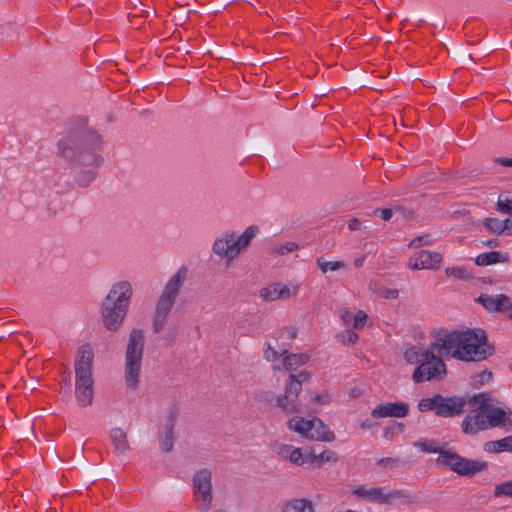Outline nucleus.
<instances>
[{"instance_id":"f257e3e1","label":"nucleus","mask_w":512,"mask_h":512,"mask_svg":"<svg viewBox=\"0 0 512 512\" xmlns=\"http://www.w3.org/2000/svg\"><path fill=\"white\" fill-rule=\"evenodd\" d=\"M440 355H451L461 361H482L492 354L482 329L439 331L433 341Z\"/></svg>"},{"instance_id":"f03ea898","label":"nucleus","mask_w":512,"mask_h":512,"mask_svg":"<svg viewBox=\"0 0 512 512\" xmlns=\"http://www.w3.org/2000/svg\"><path fill=\"white\" fill-rule=\"evenodd\" d=\"M473 410L462 422L465 434L475 435L491 427L505 426L510 422L503 408L495 405V400L488 394L481 393L468 398Z\"/></svg>"},{"instance_id":"7ed1b4c3","label":"nucleus","mask_w":512,"mask_h":512,"mask_svg":"<svg viewBox=\"0 0 512 512\" xmlns=\"http://www.w3.org/2000/svg\"><path fill=\"white\" fill-rule=\"evenodd\" d=\"M100 142L94 133H70L58 144L60 155L67 160L77 161L83 166H99L100 157L94 152V147Z\"/></svg>"},{"instance_id":"20e7f679","label":"nucleus","mask_w":512,"mask_h":512,"mask_svg":"<svg viewBox=\"0 0 512 512\" xmlns=\"http://www.w3.org/2000/svg\"><path fill=\"white\" fill-rule=\"evenodd\" d=\"M93 351L90 345L79 347L75 360V393L79 404L87 407L93 399Z\"/></svg>"},{"instance_id":"39448f33","label":"nucleus","mask_w":512,"mask_h":512,"mask_svg":"<svg viewBox=\"0 0 512 512\" xmlns=\"http://www.w3.org/2000/svg\"><path fill=\"white\" fill-rule=\"evenodd\" d=\"M186 277L187 269L181 267L166 283L155 306L152 325L155 333H159L164 329L168 316L176 302Z\"/></svg>"},{"instance_id":"423d86ee","label":"nucleus","mask_w":512,"mask_h":512,"mask_svg":"<svg viewBox=\"0 0 512 512\" xmlns=\"http://www.w3.org/2000/svg\"><path fill=\"white\" fill-rule=\"evenodd\" d=\"M145 336L142 329L134 328L129 334L125 351L124 379L127 387L137 389L140 383Z\"/></svg>"},{"instance_id":"0eeeda50","label":"nucleus","mask_w":512,"mask_h":512,"mask_svg":"<svg viewBox=\"0 0 512 512\" xmlns=\"http://www.w3.org/2000/svg\"><path fill=\"white\" fill-rule=\"evenodd\" d=\"M289 430L300 436L318 442H333L336 439L335 433L320 419L314 417L307 420L295 416L287 422Z\"/></svg>"},{"instance_id":"6e6552de","label":"nucleus","mask_w":512,"mask_h":512,"mask_svg":"<svg viewBox=\"0 0 512 512\" xmlns=\"http://www.w3.org/2000/svg\"><path fill=\"white\" fill-rule=\"evenodd\" d=\"M443 356L437 352V348L433 347L432 342L412 375L413 381L415 383H422L443 379L446 376V366L442 360Z\"/></svg>"},{"instance_id":"1a4fd4ad","label":"nucleus","mask_w":512,"mask_h":512,"mask_svg":"<svg viewBox=\"0 0 512 512\" xmlns=\"http://www.w3.org/2000/svg\"><path fill=\"white\" fill-rule=\"evenodd\" d=\"M311 373L302 370L298 373L289 375L288 384L285 387L283 395H279L276 399L277 406L286 414L301 413L302 408L298 402V395L302 389V384L309 381Z\"/></svg>"},{"instance_id":"9d476101","label":"nucleus","mask_w":512,"mask_h":512,"mask_svg":"<svg viewBox=\"0 0 512 512\" xmlns=\"http://www.w3.org/2000/svg\"><path fill=\"white\" fill-rule=\"evenodd\" d=\"M256 232L257 228L250 226L237 237H235L234 234L226 233L216 239L213 245V251L222 258H226L229 261L233 260L249 245L251 239L256 235Z\"/></svg>"},{"instance_id":"9b49d317","label":"nucleus","mask_w":512,"mask_h":512,"mask_svg":"<svg viewBox=\"0 0 512 512\" xmlns=\"http://www.w3.org/2000/svg\"><path fill=\"white\" fill-rule=\"evenodd\" d=\"M466 403H468V399L462 397L446 398L437 394L430 398L421 399L418 403V409L421 412L434 411L437 416L447 418L460 415Z\"/></svg>"},{"instance_id":"f8f14e48","label":"nucleus","mask_w":512,"mask_h":512,"mask_svg":"<svg viewBox=\"0 0 512 512\" xmlns=\"http://www.w3.org/2000/svg\"><path fill=\"white\" fill-rule=\"evenodd\" d=\"M437 464L448 466L461 476H473L487 468L485 462L468 460L451 451H441L437 458Z\"/></svg>"},{"instance_id":"ddd939ff","label":"nucleus","mask_w":512,"mask_h":512,"mask_svg":"<svg viewBox=\"0 0 512 512\" xmlns=\"http://www.w3.org/2000/svg\"><path fill=\"white\" fill-rule=\"evenodd\" d=\"M194 500L199 501V510L208 512L213 504L212 471L200 469L195 472L192 479Z\"/></svg>"},{"instance_id":"4468645a","label":"nucleus","mask_w":512,"mask_h":512,"mask_svg":"<svg viewBox=\"0 0 512 512\" xmlns=\"http://www.w3.org/2000/svg\"><path fill=\"white\" fill-rule=\"evenodd\" d=\"M371 502L380 505H409L416 503V498L402 489L373 487Z\"/></svg>"},{"instance_id":"2eb2a0df","label":"nucleus","mask_w":512,"mask_h":512,"mask_svg":"<svg viewBox=\"0 0 512 512\" xmlns=\"http://www.w3.org/2000/svg\"><path fill=\"white\" fill-rule=\"evenodd\" d=\"M128 309L115 306L110 301L103 300L101 305V317L104 327L112 332L118 331L122 326Z\"/></svg>"},{"instance_id":"dca6fc26","label":"nucleus","mask_w":512,"mask_h":512,"mask_svg":"<svg viewBox=\"0 0 512 512\" xmlns=\"http://www.w3.org/2000/svg\"><path fill=\"white\" fill-rule=\"evenodd\" d=\"M297 292V285L288 286L278 282L262 288L259 292V296L267 302H273L277 300L290 299L291 297L295 296Z\"/></svg>"},{"instance_id":"f3484780","label":"nucleus","mask_w":512,"mask_h":512,"mask_svg":"<svg viewBox=\"0 0 512 512\" xmlns=\"http://www.w3.org/2000/svg\"><path fill=\"white\" fill-rule=\"evenodd\" d=\"M133 296V288L130 282L120 281L112 285L105 301H110L121 308L128 309Z\"/></svg>"},{"instance_id":"a211bd4d","label":"nucleus","mask_w":512,"mask_h":512,"mask_svg":"<svg viewBox=\"0 0 512 512\" xmlns=\"http://www.w3.org/2000/svg\"><path fill=\"white\" fill-rule=\"evenodd\" d=\"M443 257L438 252L422 250L414 258H410L409 268L411 270H432L439 268Z\"/></svg>"},{"instance_id":"6ab92c4d","label":"nucleus","mask_w":512,"mask_h":512,"mask_svg":"<svg viewBox=\"0 0 512 512\" xmlns=\"http://www.w3.org/2000/svg\"><path fill=\"white\" fill-rule=\"evenodd\" d=\"M177 412L176 410L170 411L166 421L161 426L159 431V441L163 452H170L174 445V427L176 423Z\"/></svg>"},{"instance_id":"aec40b11","label":"nucleus","mask_w":512,"mask_h":512,"mask_svg":"<svg viewBox=\"0 0 512 512\" xmlns=\"http://www.w3.org/2000/svg\"><path fill=\"white\" fill-rule=\"evenodd\" d=\"M409 412V406L404 402H396V403H385L376 406L371 415L374 418H384V417H397L402 418L405 417Z\"/></svg>"},{"instance_id":"412c9836","label":"nucleus","mask_w":512,"mask_h":512,"mask_svg":"<svg viewBox=\"0 0 512 512\" xmlns=\"http://www.w3.org/2000/svg\"><path fill=\"white\" fill-rule=\"evenodd\" d=\"M478 301L489 311L494 312H503L511 309L512 304L506 295L500 294L496 296H491L487 294H482Z\"/></svg>"},{"instance_id":"4be33fe9","label":"nucleus","mask_w":512,"mask_h":512,"mask_svg":"<svg viewBox=\"0 0 512 512\" xmlns=\"http://www.w3.org/2000/svg\"><path fill=\"white\" fill-rule=\"evenodd\" d=\"M278 454L285 460L290 461L294 465L301 466L305 463V455L301 448L293 447L292 445H281Z\"/></svg>"},{"instance_id":"5701e85b","label":"nucleus","mask_w":512,"mask_h":512,"mask_svg":"<svg viewBox=\"0 0 512 512\" xmlns=\"http://www.w3.org/2000/svg\"><path fill=\"white\" fill-rule=\"evenodd\" d=\"M110 438L118 454L124 455L130 449L128 436L123 429L119 427L113 428L110 431Z\"/></svg>"},{"instance_id":"b1692460","label":"nucleus","mask_w":512,"mask_h":512,"mask_svg":"<svg viewBox=\"0 0 512 512\" xmlns=\"http://www.w3.org/2000/svg\"><path fill=\"white\" fill-rule=\"evenodd\" d=\"M508 261V256L502 254L499 251H491L487 253L479 254L476 259L475 263L478 266H488L493 265L497 263H505Z\"/></svg>"},{"instance_id":"393cba45","label":"nucleus","mask_w":512,"mask_h":512,"mask_svg":"<svg viewBox=\"0 0 512 512\" xmlns=\"http://www.w3.org/2000/svg\"><path fill=\"white\" fill-rule=\"evenodd\" d=\"M283 512H314L311 501L307 499H295L283 506Z\"/></svg>"},{"instance_id":"a878e982","label":"nucleus","mask_w":512,"mask_h":512,"mask_svg":"<svg viewBox=\"0 0 512 512\" xmlns=\"http://www.w3.org/2000/svg\"><path fill=\"white\" fill-rule=\"evenodd\" d=\"M283 367L285 370H292L300 365L305 364L309 357L306 354H287L286 351L283 352Z\"/></svg>"},{"instance_id":"bb28decb","label":"nucleus","mask_w":512,"mask_h":512,"mask_svg":"<svg viewBox=\"0 0 512 512\" xmlns=\"http://www.w3.org/2000/svg\"><path fill=\"white\" fill-rule=\"evenodd\" d=\"M486 450L489 452H501L504 450L512 451V437H507L498 441L488 442Z\"/></svg>"},{"instance_id":"cd10ccee","label":"nucleus","mask_w":512,"mask_h":512,"mask_svg":"<svg viewBox=\"0 0 512 512\" xmlns=\"http://www.w3.org/2000/svg\"><path fill=\"white\" fill-rule=\"evenodd\" d=\"M427 350H428V347L422 348V347L414 346L405 351L404 357L408 363L417 364V363H420V361L422 360V358L424 356V353H426Z\"/></svg>"},{"instance_id":"c85d7f7f","label":"nucleus","mask_w":512,"mask_h":512,"mask_svg":"<svg viewBox=\"0 0 512 512\" xmlns=\"http://www.w3.org/2000/svg\"><path fill=\"white\" fill-rule=\"evenodd\" d=\"M317 265L322 273H327L328 271H336L342 269L345 264L342 261H334L329 262L326 261L323 257L317 259Z\"/></svg>"},{"instance_id":"c756f323","label":"nucleus","mask_w":512,"mask_h":512,"mask_svg":"<svg viewBox=\"0 0 512 512\" xmlns=\"http://www.w3.org/2000/svg\"><path fill=\"white\" fill-rule=\"evenodd\" d=\"M505 220H499L497 218H486L484 220V226L491 232L501 234L505 232Z\"/></svg>"},{"instance_id":"7c9ffc66","label":"nucleus","mask_w":512,"mask_h":512,"mask_svg":"<svg viewBox=\"0 0 512 512\" xmlns=\"http://www.w3.org/2000/svg\"><path fill=\"white\" fill-rule=\"evenodd\" d=\"M493 494H494V497H496V498H500V497L512 498V481H506V482L496 485L494 488Z\"/></svg>"},{"instance_id":"2f4dec72","label":"nucleus","mask_w":512,"mask_h":512,"mask_svg":"<svg viewBox=\"0 0 512 512\" xmlns=\"http://www.w3.org/2000/svg\"><path fill=\"white\" fill-rule=\"evenodd\" d=\"M434 241V238L431 234H425V235H422V236H418V237H415L414 239H412L409 243V247L410 248H413V249H416V248H420L422 246H427V245H431Z\"/></svg>"},{"instance_id":"473e14b6","label":"nucleus","mask_w":512,"mask_h":512,"mask_svg":"<svg viewBox=\"0 0 512 512\" xmlns=\"http://www.w3.org/2000/svg\"><path fill=\"white\" fill-rule=\"evenodd\" d=\"M414 445H415V447H418L419 449H421L422 451L427 452V453H439L440 454V452L443 451L442 449H440L437 446L436 442L432 441V440L418 441Z\"/></svg>"},{"instance_id":"72a5a7b5","label":"nucleus","mask_w":512,"mask_h":512,"mask_svg":"<svg viewBox=\"0 0 512 512\" xmlns=\"http://www.w3.org/2000/svg\"><path fill=\"white\" fill-rule=\"evenodd\" d=\"M446 276L455 277L462 280H468L471 278V275L464 269L460 267H448L445 269Z\"/></svg>"},{"instance_id":"f704fd0d","label":"nucleus","mask_w":512,"mask_h":512,"mask_svg":"<svg viewBox=\"0 0 512 512\" xmlns=\"http://www.w3.org/2000/svg\"><path fill=\"white\" fill-rule=\"evenodd\" d=\"M337 339L344 345H353L358 340V335L354 331L348 329L337 335Z\"/></svg>"},{"instance_id":"c9c22d12","label":"nucleus","mask_w":512,"mask_h":512,"mask_svg":"<svg viewBox=\"0 0 512 512\" xmlns=\"http://www.w3.org/2000/svg\"><path fill=\"white\" fill-rule=\"evenodd\" d=\"M352 493L359 498H362L366 501L371 502L372 495H373V487L368 488L364 485H360V486L355 487L352 490Z\"/></svg>"},{"instance_id":"e433bc0d","label":"nucleus","mask_w":512,"mask_h":512,"mask_svg":"<svg viewBox=\"0 0 512 512\" xmlns=\"http://www.w3.org/2000/svg\"><path fill=\"white\" fill-rule=\"evenodd\" d=\"M367 318L368 315L365 311H357V313L354 315L353 328L357 330L363 329L366 324Z\"/></svg>"},{"instance_id":"4c0bfd02","label":"nucleus","mask_w":512,"mask_h":512,"mask_svg":"<svg viewBox=\"0 0 512 512\" xmlns=\"http://www.w3.org/2000/svg\"><path fill=\"white\" fill-rule=\"evenodd\" d=\"M314 459H318V463H324V462H336L338 460V457L334 451L326 450V451L318 454L317 457H314Z\"/></svg>"},{"instance_id":"58836bf2","label":"nucleus","mask_w":512,"mask_h":512,"mask_svg":"<svg viewBox=\"0 0 512 512\" xmlns=\"http://www.w3.org/2000/svg\"><path fill=\"white\" fill-rule=\"evenodd\" d=\"M298 244L295 242H287L281 246L275 247L274 252L278 255H285L286 253L292 252L298 249Z\"/></svg>"},{"instance_id":"ea45409f","label":"nucleus","mask_w":512,"mask_h":512,"mask_svg":"<svg viewBox=\"0 0 512 512\" xmlns=\"http://www.w3.org/2000/svg\"><path fill=\"white\" fill-rule=\"evenodd\" d=\"M496 208L502 213H512V198L503 200L499 197Z\"/></svg>"},{"instance_id":"a19ab883","label":"nucleus","mask_w":512,"mask_h":512,"mask_svg":"<svg viewBox=\"0 0 512 512\" xmlns=\"http://www.w3.org/2000/svg\"><path fill=\"white\" fill-rule=\"evenodd\" d=\"M454 54L462 63H469L472 61L471 54L463 47H456Z\"/></svg>"},{"instance_id":"79ce46f5","label":"nucleus","mask_w":512,"mask_h":512,"mask_svg":"<svg viewBox=\"0 0 512 512\" xmlns=\"http://www.w3.org/2000/svg\"><path fill=\"white\" fill-rule=\"evenodd\" d=\"M95 178V173L91 170L83 171L78 174L77 181L82 186H87Z\"/></svg>"},{"instance_id":"37998d69","label":"nucleus","mask_w":512,"mask_h":512,"mask_svg":"<svg viewBox=\"0 0 512 512\" xmlns=\"http://www.w3.org/2000/svg\"><path fill=\"white\" fill-rule=\"evenodd\" d=\"M493 374L491 371L484 370L481 373H478L474 376V383L483 385L492 380Z\"/></svg>"},{"instance_id":"c03bdc74","label":"nucleus","mask_w":512,"mask_h":512,"mask_svg":"<svg viewBox=\"0 0 512 512\" xmlns=\"http://www.w3.org/2000/svg\"><path fill=\"white\" fill-rule=\"evenodd\" d=\"M369 224L368 223H363L361 222L359 219L357 218H352L349 220L348 222V228L351 230V231H360V230H365V229H368L369 228Z\"/></svg>"},{"instance_id":"a18cd8bd","label":"nucleus","mask_w":512,"mask_h":512,"mask_svg":"<svg viewBox=\"0 0 512 512\" xmlns=\"http://www.w3.org/2000/svg\"><path fill=\"white\" fill-rule=\"evenodd\" d=\"M311 401L318 405H326L330 402V394L326 391L319 394H313L311 396Z\"/></svg>"},{"instance_id":"49530a36","label":"nucleus","mask_w":512,"mask_h":512,"mask_svg":"<svg viewBox=\"0 0 512 512\" xmlns=\"http://www.w3.org/2000/svg\"><path fill=\"white\" fill-rule=\"evenodd\" d=\"M264 357L269 362H276L279 358V353L275 348L269 345L264 353Z\"/></svg>"},{"instance_id":"de8ad7c7","label":"nucleus","mask_w":512,"mask_h":512,"mask_svg":"<svg viewBox=\"0 0 512 512\" xmlns=\"http://www.w3.org/2000/svg\"><path fill=\"white\" fill-rule=\"evenodd\" d=\"M339 317L344 324H349L351 321H354V315L346 308L340 309Z\"/></svg>"},{"instance_id":"09e8293b","label":"nucleus","mask_w":512,"mask_h":512,"mask_svg":"<svg viewBox=\"0 0 512 512\" xmlns=\"http://www.w3.org/2000/svg\"><path fill=\"white\" fill-rule=\"evenodd\" d=\"M380 296L385 299H396L399 296V291L397 289H383Z\"/></svg>"},{"instance_id":"8fccbe9b","label":"nucleus","mask_w":512,"mask_h":512,"mask_svg":"<svg viewBox=\"0 0 512 512\" xmlns=\"http://www.w3.org/2000/svg\"><path fill=\"white\" fill-rule=\"evenodd\" d=\"M397 463H398V461H397L396 459H393V458H390V457H388V458H382V459H380V460L378 461V464H379V465H381V466H383V467H390V468H392V467L396 466V465H397Z\"/></svg>"},{"instance_id":"3c124183","label":"nucleus","mask_w":512,"mask_h":512,"mask_svg":"<svg viewBox=\"0 0 512 512\" xmlns=\"http://www.w3.org/2000/svg\"><path fill=\"white\" fill-rule=\"evenodd\" d=\"M374 213H379L380 214V217L384 220V221H388L391 219L392 217V210L391 209H381V210H375Z\"/></svg>"},{"instance_id":"603ef678","label":"nucleus","mask_w":512,"mask_h":512,"mask_svg":"<svg viewBox=\"0 0 512 512\" xmlns=\"http://www.w3.org/2000/svg\"><path fill=\"white\" fill-rule=\"evenodd\" d=\"M304 455H305V463L306 462H309V463L318 462V459H314V457H317L318 454H315L312 450H310L309 452H307Z\"/></svg>"},{"instance_id":"864d4df0","label":"nucleus","mask_w":512,"mask_h":512,"mask_svg":"<svg viewBox=\"0 0 512 512\" xmlns=\"http://www.w3.org/2000/svg\"><path fill=\"white\" fill-rule=\"evenodd\" d=\"M497 163L506 166V167H512V159L511 158H499L496 160Z\"/></svg>"},{"instance_id":"5fc2aeb1","label":"nucleus","mask_w":512,"mask_h":512,"mask_svg":"<svg viewBox=\"0 0 512 512\" xmlns=\"http://www.w3.org/2000/svg\"><path fill=\"white\" fill-rule=\"evenodd\" d=\"M32 423L27 421L23 426V431L20 433L21 435H28L32 431Z\"/></svg>"},{"instance_id":"6e6d98bb","label":"nucleus","mask_w":512,"mask_h":512,"mask_svg":"<svg viewBox=\"0 0 512 512\" xmlns=\"http://www.w3.org/2000/svg\"><path fill=\"white\" fill-rule=\"evenodd\" d=\"M504 226H505V232L507 234L512 235V219H506Z\"/></svg>"},{"instance_id":"4d7b16f0","label":"nucleus","mask_w":512,"mask_h":512,"mask_svg":"<svg viewBox=\"0 0 512 512\" xmlns=\"http://www.w3.org/2000/svg\"><path fill=\"white\" fill-rule=\"evenodd\" d=\"M365 259H366L365 256H360V257L356 258L354 260V266L356 268L362 267L364 265Z\"/></svg>"},{"instance_id":"13d9d810","label":"nucleus","mask_w":512,"mask_h":512,"mask_svg":"<svg viewBox=\"0 0 512 512\" xmlns=\"http://www.w3.org/2000/svg\"><path fill=\"white\" fill-rule=\"evenodd\" d=\"M360 427L362 429H369V428H372L373 427V423L369 420H366V421H363L361 424H360Z\"/></svg>"},{"instance_id":"bf43d9fd","label":"nucleus","mask_w":512,"mask_h":512,"mask_svg":"<svg viewBox=\"0 0 512 512\" xmlns=\"http://www.w3.org/2000/svg\"><path fill=\"white\" fill-rule=\"evenodd\" d=\"M329 90H330V88H329L328 86H323V87H320V88H319V91H318V92H319L321 95H325Z\"/></svg>"},{"instance_id":"052dcab7","label":"nucleus","mask_w":512,"mask_h":512,"mask_svg":"<svg viewBox=\"0 0 512 512\" xmlns=\"http://www.w3.org/2000/svg\"><path fill=\"white\" fill-rule=\"evenodd\" d=\"M486 245H487V246H490V247H496V246H498V242H497V240H496V239H494V240H489V241H487V242H486Z\"/></svg>"},{"instance_id":"680f3d73","label":"nucleus","mask_w":512,"mask_h":512,"mask_svg":"<svg viewBox=\"0 0 512 512\" xmlns=\"http://www.w3.org/2000/svg\"><path fill=\"white\" fill-rule=\"evenodd\" d=\"M360 394H361L360 389L355 388V389H352V391H351V395L353 397H358Z\"/></svg>"},{"instance_id":"e2e57ef3","label":"nucleus","mask_w":512,"mask_h":512,"mask_svg":"<svg viewBox=\"0 0 512 512\" xmlns=\"http://www.w3.org/2000/svg\"><path fill=\"white\" fill-rule=\"evenodd\" d=\"M223 56H227V57L233 56V52L232 51H226V52L223 53Z\"/></svg>"},{"instance_id":"0e129e2a","label":"nucleus","mask_w":512,"mask_h":512,"mask_svg":"<svg viewBox=\"0 0 512 512\" xmlns=\"http://www.w3.org/2000/svg\"><path fill=\"white\" fill-rule=\"evenodd\" d=\"M30 387H31L32 389H34V388L36 387V382H35V381L31 382Z\"/></svg>"},{"instance_id":"69168bd1","label":"nucleus","mask_w":512,"mask_h":512,"mask_svg":"<svg viewBox=\"0 0 512 512\" xmlns=\"http://www.w3.org/2000/svg\"><path fill=\"white\" fill-rule=\"evenodd\" d=\"M214 512H228V511H227V510H224V509H218V510H216V511H214Z\"/></svg>"},{"instance_id":"338daca9","label":"nucleus","mask_w":512,"mask_h":512,"mask_svg":"<svg viewBox=\"0 0 512 512\" xmlns=\"http://www.w3.org/2000/svg\"><path fill=\"white\" fill-rule=\"evenodd\" d=\"M338 39H335L334 42H331V45H334V43H337Z\"/></svg>"},{"instance_id":"774afa93","label":"nucleus","mask_w":512,"mask_h":512,"mask_svg":"<svg viewBox=\"0 0 512 512\" xmlns=\"http://www.w3.org/2000/svg\"><path fill=\"white\" fill-rule=\"evenodd\" d=\"M338 39H335L334 42H331V45H334V43H337Z\"/></svg>"}]
</instances>
